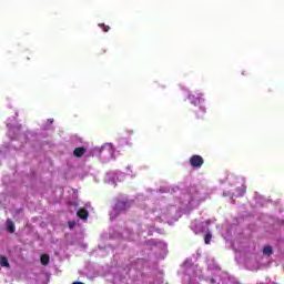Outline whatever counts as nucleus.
<instances>
[{
	"instance_id": "nucleus-17",
	"label": "nucleus",
	"mask_w": 284,
	"mask_h": 284,
	"mask_svg": "<svg viewBox=\"0 0 284 284\" xmlns=\"http://www.w3.org/2000/svg\"><path fill=\"white\" fill-rule=\"evenodd\" d=\"M200 112H201V114H199L197 116L201 119V116H203V114H205V106L200 105Z\"/></svg>"
},
{
	"instance_id": "nucleus-20",
	"label": "nucleus",
	"mask_w": 284,
	"mask_h": 284,
	"mask_svg": "<svg viewBox=\"0 0 284 284\" xmlns=\"http://www.w3.org/2000/svg\"><path fill=\"white\" fill-rule=\"evenodd\" d=\"M99 250H105V246H103V244H100Z\"/></svg>"
},
{
	"instance_id": "nucleus-4",
	"label": "nucleus",
	"mask_w": 284,
	"mask_h": 284,
	"mask_svg": "<svg viewBox=\"0 0 284 284\" xmlns=\"http://www.w3.org/2000/svg\"><path fill=\"white\" fill-rule=\"evenodd\" d=\"M190 163L192 168H201V165H203V158L201 155H193L190 159Z\"/></svg>"
},
{
	"instance_id": "nucleus-3",
	"label": "nucleus",
	"mask_w": 284,
	"mask_h": 284,
	"mask_svg": "<svg viewBox=\"0 0 284 284\" xmlns=\"http://www.w3.org/2000/svg\"><path fill=\"white\" fill-rule=\"evenodd\" d=\"M203 97L204 94L200 92L196 93V95L189 94L187 99L192 105H203V103H205V98Z\"/></svg>"
},
{
	"instance_id": "nucleus-25",
	"label": "nucleus",
	"mask_w": 284,
	"mask_h": 284,
	"mask_svg": "<svg viewBox=\"0 0 284 284\" xmlns=\"http://www.w3.org/2000/svg\"><path fill=\"white\" fill-rule=\"evenodd\" d=\"M0 152H1V149H0Z\"/></svg>"
},
{
	"instance_id": "nucleus-16",
	"label": "nucleus",
	"mask_w": 284,
	"mask_h": 284,
	"mask_svg": "<svg viewBox=\"0 0 284 284\" xmlns=\"http://www.w3.org/2000/svg\"><path fill=\"white\" fill-rule=\"evenodd\" d=\"M7 128L10 129L9 136H12V123H10V120H8V122H7Z\"/></svg>"
},
{
	"instance_id": "nucleus-23",
	"label": "nucleus",
	"mask_w": 284,
	"mask_h": 284,
	"mask_svg": "<svg viewBox=\"0 0 284 284\" xmlns=\"http://www.w3.org/2000/svg\"><path fill=\"white\" fill-rule=\"evenodd\" d=\"M85 207L88 209V207H90V205L87 204Z\"/></svg>"
},
{
	"instance_id": "nucleus-24",
	"label": "nucleus",
	"mask_w": 284,
	"mask_h": 284,
	"mask_svg": "<svg viewBox=\"0 0 284 284\" xmlns=\"http://www.w3.org/2000/svg\"><path fill=\"white\" fill-rule=\"evenodd\" d=\"M112 248L108 247V251H111Z\"/></svg>"
},
{
	"instance_id": "nucleus-8",
	"label": "nucleus",
	"mask_w": 284,
	"mask_h": 284,
	"mask_svg": "<svg viewBox=\"0 0 284 284\" xmlns=\"http://www.w3.org/2000/svg\"><path fill=\"white\" fill-rule=\"evenodd\" d=\"M245 192V185H242L241 187H237L233 193L232 196H243Z\"/></svg>"
},
{
	"instance_id": "nucleus-11",
	"label": "nucleus",
	"mask_w": 284,
	"mask_h": 284,
	"mask_svg": "<svg viewBox=\"0 0 284 284\" xmlns=\"http://www.w3.org/2000/svg\"><path fill=\"white\" fill-rule=\"evenodd\" d=\"M0 266L1 267H10V263L8 262V258L4 256H0Z\"/></svg>"
},
{
	"instance_id": "nucleus-15",
	"label": "nucleus",
	"mask_w": 284,
	"mask_h": 284,
	"mask_svg": "<svg viewBox=\"0 0 284 284\" xmlns=\"http://www.w3.org/2000/svg\"><path fill=\"white\" fill-rule=\"evenodd\" d=\"M263 254H265L266 256H270V254H272V246H265L263 248Z\"/></svg>"
},
{
	"instance_id": "nucleus-12",
	"label": "nucleus",
	"mask_w": 284,
	"mask_h": 284,
	"mask_svg": "<svg viewBox=\"0 0 284 284\" xmlns=\"http://www.w3.org/2000/svg\"><path fill=\"white\" fill-rule=\"evenodd\" d=\"M40 261L42 265H48V263H50V256L48 254H43L41 255Z\"/></svg>"
},
{
	"instance_id": "nucleus-7",
	"label": "nucleus",
	"mask_w": 284,
	"mask_h": 284,
	"mask_svg": "<svg viewBox=\"0 0 284 284\" xmlns=\"http://www.w3.org/2000/svg\"><path fill=\"white\" fill-rule=\"evenodd\" d=\"M124 175L134 179V176H136V171H134L132 166L129 165L124 169Z\"/></svg>"
},
{
	"instance_id": "nucleus-10",
	"label": "nucleus",
	"mask_w": 284,
	"mask_h": 284,
	"mask_svg": "<svg viewBox=\"0 0 284 284\" xmlns=\"http://www.w3.org/2000/svg\"><path fill=\"white\" fill-rule=\"evenodd\" d=\"M153 216H155V219H161V221H164L165 212H163V211H154L153 212Z\"/></svg>"
},
{
	"instance_id": "nucleus-2",
	"label": "nucleus",
	"mask_w": 284,
	"mask_h": 284,
	"mask_svg": "<svg viewBox=\"0 0 284 284\" xmlns=\"http://www.w3.org/2000/svg\"><path fill=\"white\" fill-rule=\"evenodd\" d=\"M131 204L132 203H130V201H128V200L118 201L116 204L114 205L113 210L110 213L111 221L114 220V217L118 214H121V212H125V210H128Z\"/></svg>"
},
{
	"instance_id": "nucleus-19",
	"label": "nucleus",
	"mask_w": 284,
	"mask_h": 284,
	"mask_svg": "<svg viewBox=\"0 0 284 284\" xmlns=\"http://www.w3.org/2000/svg\"><path fill=\"white\" fill-rule=\"evenodd\" d=\"M74 225H77V223H74V222H69V227H70V230H72V229L74 227Z\"/></svg>"
},
{
	"instance_id": "nucleus-1",
	"label": "nucleus",
	"mask_w": 284,
	"mask_h": 284,
	"mask_svg": "<svg viewBox=\"0 0 284 284\" xmlns=\"http://www.w3.org/2000/svg\"><path fill=\"white\" fill-rule=\"evenodd\" d=\"M93 154L98 156L102 163H110V161H114V145H112V143H105L102 146H95Z\"/></svg>"
},
{
	"instance_id": "nucleus-18",
	"label": "nucleus",
	"mask_w": 284,
	"mask_h": 284,
	"mask_svg": "<svg viewBox=\"0 0 284 284\" xmlns=\"http://www.w3.org/2000/svg\"><path fill=\"white\" fill-rule=\"evenodd\" d=\"M100 28H103L104 32H108L110 30V27L105 26V24H99Z\"/></svg>"
},
{
	"instance_id": "nucleus-22",
	"label": "nucleus",
	"mask_w": 284,
	"mask_h": 284,
	"mask_svg": "<svg viewBox=\"0 0 284 284\" xmlns=\"http://www.w3.org/2000/svg\"><path fill=\"white\" fill-rule=\"evenodd\" d=\"M48 122H49L50 124H52V123H53V120H48Z\"/></svg>"
},
{
	"instance_id": "nucleus-14",
	"label": "nucleus",
	"mask_w": 284,
	"mask_h": 284,
	"mask_svg": "<svg viewBox=\"0 0 284 284\" xmlns=\"http://www.w3.org/2000/svg\"><path fill=\"white\" fill-rule=\"evenodd\" d=\"M212 241V233H207L204 237V243L206 245H210V242Z\"/></svg>"
},
{
	"instance_id": "nucleus-6",
	"label": "nucleus",
	"mask_w": 284,
	"mask_h": 284,
	"mask_svg": "<svg viewBox=\"0 0 284 284\" xmlns=\"http://www.w3.org/2000/svg\"><path fill=\"white\" fill-rule=\"evenodd\" d=\"M77 215L79 216V219H81L82 221H87L88 216H90V213H88V209H80L77 213Z\"/></svg>"
},
{
	"instance_id": "nucleus-9",
	"label": "nucleus",
	"mask_w": 284,
	"mask_h": 284,
	"mask_svg": "<svg viewBox=\"0 0 284 284\" xmlns=\"http://www.w3.org/2000/svg\"><path fill=\"white\" fill-rule=\"evenodd\" d=\"M73 154H74V156H78V159H79V158L83 156V154H85V149L84 148H77L73 151Z\"/></svg>"
},
{
	"instance_id": "nucleus-21",
	"label": "nucleus",
	"mask_w": 284,
	"mask_h": 284,
	"mask_svg": "<svg viewBox=\"0 0 284 284\" xmlns=\"http://www.w3.org/2000/svg\"><path fill=\"white\" fill-rule=\"evenodd\" d=\"M161 245L164 247V250H165V247H168V245H165V243H161Z\"/></svg>"
},
{
	"instance_id": "nucleus-5",
	"label": "nucleus",
	"mask_w": 284,
	"mask_h": 284,
	"mask_svg": "<svg viewBox=\"0 0 284 284\" xmlns=\"http://www.w3.org/2000/svg\"><path fill=\"white\" fill-rule=\"evenodd\" d=\"M109 179H113V181H125V173L124 172H119V173H109L108 174Z\"/></svg>"
},
{
	"instance_id": "nucleus-13",
	"label": "nucleus",
	"mask_w": 284,
	"mask_h": 284,
	"mask_svg": "<svg viewBox=\"0 0 284 284\" xmlns=\"http://www.w3.org/2000/svg\"><path fill=\"white\" fill-rule=\"evenodd\" d=\"M7 227L8 232H10L11 234L14 232V223L11 220L7 221Z\"/></svg>"
}]
</instances>
